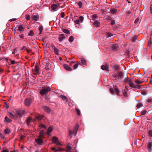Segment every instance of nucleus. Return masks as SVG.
Masks as SVG:
<instances>
[{
    "label": "nucleus",
    "mask_w": 152,
    "mask_h": 152,
    "mask_svg": "<svg viewBox=\"0 0 152 152\" xmlns=\"http://www.w3.org/2000/svg\"><path fill=\"white\" fill-rule=\"evenodd\" d=\"M126 82L129 84L130 86L133 88H137L139 89H140L141 88V86L139 84L142 83L143 82L140 80L137 79L135 81V83L137 84L134 85L133 83V82L132 81V80L129 78H127L125 80Z\"/></svg>",
    "instance_id": "nucleus-1"
},
{
    "label": "nucleus",
    "mask_w": 152,
    "mask_h": 152,
    "mask_svg": "<svg viewBox=\"0 0 152 152\" xmlns=\"http://www.w3.org/2000/svg\"><path fill=\"white\" fill-rule=\"evenodd\" d=\"M51 88L47 86H43L42 89L40 91V93L42 96H44L47 94L48 92L51 90Z\"/></svg>",
    "instance_id": "nucleus-2"
},
{
    "label": "nucleus",
    "mask_w": 152,
    "mask_h": 152,
    "mask_svg": "<svg viewBox=\"0 0 152 152\" xmlns=\"http://www.w3.org/2000/svg\"><path fill=\"white\" fill-rule=\"evenodd\" d=\"M79 128V126L78 124H77L74 127V129L73 131L70 130L69 131V134L70 136V138L72 137V135L74 134V136H76L77 131Z\"/></svg>",
    "instance_id": "nucleus-3"
},
{
    "label": "nucleus",
    "mask_w": 152,
    "mask_h": 152,
    "mask_svg": "<svg viewBox=\"0 0 152 152\" xmlns=\"http://www.w3.org/2000/svg\"><path fill=\"white\" fill-rule=\"evenodd\" d=\"M122 73L121 72H119L118 75H115L113 76V80L114 81H117L121 79L122 76Z\"/></svg>",
    "instance_id": "nucleus-4"
},
{
    "label": "nucleus",
    "mask_w": 152,
    "mask_h": 152,
    "mask_svg": "<svg viewBox=\"0 0 152 152\" xmlns=\"http://www.w3.org/2000/svg\"><path fill=\"white\" fill-rule=\"evenodd\" d=\"M53 143L56 144L57 145H61V144L59 142L58 138L56 137H53L52 138Z\"/></svg>",
    "instance_id": "nucleus-5"
},
{
    "label": "nucleus",
    "mask_w": 152,
    "mask_h": 152,
    "mask_svg": "<svg viewBox=\"0 0 152 152\" xmlns=\"http://www.w3.org/2000/svg\"><path fill=\"white\" fill-rule=\"evenodd\" d=\"M84 20V18L82 16H80L79 18V19L75 20L74 22L75 24H79L82 23Z\"/></svg>",
    "instance_id": "nucleus-6"
},
{
    "label": "nucleus",
    "mask_w": 152,
    "mask_h": 152,
    "mask_svg": "<svg viewBox=\"0 0 152 152\" xmlns=\"http://www.w3.org/2000/svg\"><path fill=\"white\" fill-rule=\"evenodd\" d=\"M31 102V99L30 98H27L24 101V104L25 106L28 107L30 105Z\"/></svg>",
    "instance_id": "nucleus-7"
},
{
    "label": "nucleus",
    "mask_w": 152,
    "mask_h": 152,
    "mask_svg": "<svg viewBox=\"0 0 152 152\" xmlns=\"http://www.w3.org/2000/svg\"><path fill=\"white\" fill-rule=\"evenodd\" d=\"M35 141L39 145H42V143H43V140L40 137L35 139Z\"/></svg>",
    "instance_id": "nucleus-8"
},
{
    "label": "nucleus",
    "mask_w": 152,
    "mask_h": 152,
    "mask_svg": "<svg viewBox=\"0 0 152 152\" xmlns=\"http://www.w3.org/2000/svg\"><path fill=\"white\" fill-rule=\"evenodd\" d=\"M18 115L20 117H22L25 113V111L24 110L18 111L17 112Z\"/></svg>",
    "instance_id": "nucleus-9"
},
{
    "label": "nucleus",
    "mask_w": 152,
    "mask_h": 152,
    "mask_svg": "<svg viewBox=\"0 0 152 152\" xmlns=\"http://www.w3.org/2000/svg\"><path fill=\"white\" fill-rule=\"evenodd\" d=\"M34 119H32L31 117H29L26 120V124L28 126L30 125V124L31 122L34 121Z\"/></svg>",
    "instance_id": "nucleus-10"
},
{
    "label": "nucleus",
    "mask_w": 152,
    "mask_h": 152,
    "mask_svg": "<svg viewBox=\"0 0 152 152\" xmlns=\"http://www.w3.org/2000/svg\"><path fill=\"white\" fill-rule=\"evenodd\" d=\"M51 8L54 11H56L58 10V6L56 4H52L51 6Z\"/></svg>",
    "instance_id": "nucleus-11"
},
{
    "label": "nucleus",
    "mask_w": 152,
    "mask_h": 152,
    "mask_svg": "<svg viewBox=\"0 0 152 152\" xmlns=\"http://www.w3.org/2000/svg\"><path fill=\"white\" fill-rule=\"evenodd\" d=\"M93 20L94 21L93 22V25L96 27H99L100 25L99 22L98 20Z\"/></svg>",
    "instance_id": "nucleus-12"
},
{
    "label": "nucleus",
    "mask_w": 152,
    "mask_h": 152,
    "mask_svg": "<svg viewBox=\"0 0 152 152\" xmlns=\"http://www.w3.org/2000/svg\"><path fill=\"white\" fill-rule=\"evenodd\" d=\"M66 37L64 34H61L59 35L58 39L59 41L61 42Z\"/></svg>",
    "instance_id": "nucleus-13"
},
{
    "label": "nucleus",
    "mask_w": 152,
    "mask_h": 152,
    "mask_svg": "<svg viewBox=\"0 0 152 152\" xmlns=\"http://www.w3.org/2000/svg\"><path fill=\"white\" fill-rule=\"evenodd\" d=\"M44 117V115H38L36 116L35 118L34 119V121H35L37 120H38L39 121L42 119Z\"/></svg>",
    "instance_id": "nucleus-14"
},
{
    "label": "nucleus",
    "mask_w": 152,
    "mask_h": 152,
    "mask_svg": "<svg viewBox=\"0 0 152 152\" xmlns=\"http://www.w3.org/2000/svg\"><path fill=\"white\" fill-rule=\"evenodd\" d=\"M101 69L103 70H105L107 71H108L109 66L108 65H103L101 66Z\"/></svg>",
    "instance_id": "nucleus-15"
},
{
    "label": "nucleus",
    "mask_w": 152,
    "mask_h": 152,
    "mask_svg": "<svg viewBox=\"0 0 152 152\" xmlns=\"http://www.w3.org/2000/svg\"><path fill=\"white\" fill-rule=\"evenodd\" d=\"M112 47L113 50H118V45L117 44H113L112 45Z\"/></svg>",
    "instance_id": "nucleus-16"
},
{
    "label": "nucleus",
    "mask_w": 152,
    "mask_h": 152,
    "mask_svg": "<svg viewBox=\"0 0 152 152\" xmlns=\"http://www.w3.org/2000/svg\"><path fill=\"white\" fill-rule=\"evenodd\" d=\"M39 18V16L38 15H34L32 16V19L35 21H37Z\"/></svg>",
    "instance_id": "nucleus-17"
},
{
    "label": "nucleus",
    "mask_w": 152,
    "mask_h": 152,
    "mask_svg": "<svg viewBox=\"0 0 152 152\" xmlns=\"http://www.w3.org/2000/svg\"><path fill=\"white\" fill-rule=\"evenodd\" d=\"M43 109L45 111H46V112H47L48 113H49L51 111V110L48 107L45 106H44L43 107Z\"/></svg>",
    "instance_id": "nucleus-18"
},
{
    "label": "nucleus",
    "mask_w": 152,
    "mask_h": 152,
    "mask_svg": "<svg viewBox=\"0 0 152 152\" xmlns=\"http://www.w3.org/2000/svg\"><path fill=\"white\" fill-rule=\"evenodd\" d=\"M114 91H115V93L117 95H120V91L117 86H115L114 87Z\"/></svg>",
    "instance_id": "nucleus-19"
},
{
    "label": "nucleus",
    "mask_w": 152,
    "mask_h": 152,
    "mask_svg": "<svg viewBox=\"0 0 152 152\" xmlns=\"http://www.w3.org/2000/svg\"><path fill=\"white\" fill-rule=\"evenodd\" d=\"M53 49L54 50V52L55 54L57 55H58L59 54L58 50V49L55 46L53 47Z\"/></svg>",
    "instance_id": "nucleus-20"
},
{
    "label": "nucleus",
    "mask_w": 152,
    "mask_h": 152,
    "mask_svg": "<svg viewBox=\"0 0 152 152\" xmlns=\"http://www.w3.org/2000/svg\"><path fill=\"white\" fill-rule=\"evenodd\" d=\"M64 68L68 71H71L72 70V69L70 68L68 65L65 64L64 65Z\"/></svg>",
    "instance_id": "nucleus-21"
},
{
    "label": "nucleus",
    "mask_w": 152,
    "mask_h": 152,
    "mask_svg": "<svg viewBox=\"0 0 152 152\" xmlns=\"http://www.w3.org/2000/svg\"><path fill=\"white\" fill-rule=\"evenodd\" d=\"M24 28L22 26V25H20L18 27V30L20 31H24Z\"/></svg>",
    "instance_id": "nucleus-22"
},
{
    "label": "nucleus",
    "mask_w": 152,
    "mask_h": 152,
    "mask_svg": "<svg viewBox=\"0 0 152 152\" xmlns=\"http://www.w3.org/2000/svg\"><path fill=\"white\" fill-rule=\"evenodd\" d=\"M66 151L67 152H69L71 151V149H72V147L71 146L69 145V144L68 145L66 146Z\"/></svg>",
    "instance_id": "nucleus-23"
},
{
    "label": "nucleus",
    "mask_w": 152,
    "mask_h": 152,
    "mask_svg": "<svg viewBox=\"0 0 152 152\" xmlns=\"http://www.w3.org/2000/svg\"><path fill=\"white\" fill-rule=\"evenodd\" d=\"M53 128L51 127H50L48 128L47 130V133L48 134H49L52 131Z\"/></svg>",
    "instance_id": "nucleus-24"
},
{
    "label": "nucleus",
    "mask_w": 152,
    "mask_h": 152,
    "mask_svg": "<svg viewBox=\"0 0 152 152\" xmlns=\"http://www.w3.org/2000/svg\"><path fill=\"white\" fill-rule=\"evenodd\" d=\"M35 70L36 72V73H35V74H37L39 72V67L37 65L35 66Z\"/></svg>",
    "instance_id": "nucleus-25"
},
{
    "label": "nucleus",
    "mask_w": 152,
    "mask_h": 152,
    "mask_svg": "<svg viewBox=\"0 0 152 152\" xmlns=\"http://www.w3.org/2000/svg\"><path fill=\"white\" fill-rule=\"evenodd\" d=\"M61 98V99L63 100H66V102H67V101L68 100V99L67 98L64 96L61 95L60 96Z\"/></svg>",
    "instance_id": "nucleus-26"
},
{
    "label": "nucleus",
    "mask_w": 152,
    "mask_h": 152,
    "mask_svg": "<svg viewBox=\"0 0 152 152\" xmlns=\"http://www.w3.org/2000/svg\"><path fill=\"white\" fill-rule=\"evenodd\" d=\"M63 31L64 33L66 34H70V31L67 29H63Z\"/></svg>",
    "instance_id": "nucleus-27"
},
{
    "label": "nucleus",
    "mask_w": 152,
    "mask_h": 152,
    "mask_svg": "<svg viewBox=\"0 0 152 152\" xmlns=\"http://www.w3.org/2000/svg\"><path fill=\"white\" fill-rule=\"evenodd\" d=\"M152 147V144L151 143H149L147 145V148L149 151L151 148Z\"/></svg>",
    "instance_id": "nucleus-28"
},
{
    "label": "nucleus",
    "mask_w": 152,
    "mask_h": 152,
    "mask_svg": "<svg viewBox=\"0 0 152 152\" xmlns=\"http://www.w3.org/2000/svg\"><path fill=\"white\" fill-rule=\"evenodd\" d=\"M28 35L31 37L33 36L34 35L33 31L32 30H31L29 32Z\"/></svg>",
    "instance_id": "nucleus-29"
},
{
    "label": "nucleus",
    "mask_w": 152,
    "mask_h": 152,
    "mask_svg": "<svg viewBox=\"0 0 152 152\" xmlns=\"http://www.w3.org/2000/svg\"><path fill=\"white\" fill-rule=\"evenodd\" d=\"M73 40H74L73 37L72 36H70L69 39V41L70 42H72L73 41Z\"/></svg>",
    "instance_id": "nucleus-30"
},
{
    "label": "nucleus",
    "mask_w": 152,
    "mask_h": 152,
    "mask_svg": "<svg viewBox=\"0 0 152 152\" xmlns=\"http://www.w3.org/2000/svg\"><path fill=\"white\" fill-rule=\"evenodd\" d=\"M38 29L40 31L39 34H41L43 30L42 26H40L38 28Z\"/></svg>",
    "instance_id": "nucleus-31"
},
{
    "label": "nucleus",
    "mask_w": 152,
    "mask_h": 152,
    "mask_svg": "<svg viewBox=\"0 0 152 152\" xmlns=\"http://www.w3.org/2000/svg\"><path fill=\"white\" fill-rule=\"evenodd\" d=\"M80 62L83 65H86V61L84 59H81L80 60Z\"/></svg>",
    "instance_id": "nucleus-32"
},
{
    "label": "nucleus",
    "mask_w": 152,
    "mask_h": 152,
    "mask_svg": "<svg viewBox=\"0 0 152 152\" xmlns=\"http://www.w3.org/2000/svg\"><path fill=\"white\" fill-rule=\"evenodd\" d=\"M4 121L7 123H9L10 122L9 118H8L6 116L4 118Z\"/></svg>",
    "instance_id": "nucleus-33"
},
{
    "label": "nucleus",
    "mask_w": 152,
    "mask_h": 152,
    "mask_svg": "<svg viewBox=\"0 0 152 152\" xmlns=\"http://www.w3.org/2000/svg\"><path fill=\"white\" fill-rule=\"evenodd\" d=\"M137 36H134L132 39V41L133 42H134L136 41L137 39Z\"/></svg>",
    "instance_id": "nucleus-34"
},
{
    "label": "nucleus",
    "mask_w": 152,
    "mask_h": 152,
    "mask_svg": "<svg viewBox=\"0 0 152 152\" xmlns=\"http://www.w3.org/2000/svg\"><path fill=\"white\" fill-rule=\"evenodd\" d=\"M106 36L107 37H111L113 35L110 33L108 32L106 33Z\"/></svg>",
    "instance_id": "nucleus-35"
},
{
    "label": "nucleus",
    "mask_w": 152,
    "mask_h": 152,
    "mask_svg": "<svg viewBox=\"0 0 152 152\" xmlns=\"http://www.w3.org/2000/svg\"><path fill=\"white\" fill-rule=\"evenodd\" d=\"M142 106L143 104L142 103H139L137 104V108H139L140 107H142Z\"/></svg>",
    "instance_id": "nucleus-36"
},
{
    "label": "nucleus",
    "mask_w": 152,
    "mask_h": 152,
    "mask_svg": "<svg viewBox=\"0 0 152 152\" xmlns=\"http://www.w3.org/2000/svg\"><path fill=\"white\" fill-rule=\"evenodd\" d=\"M110 11L112 13L115 14L116 13L117 10L114 9H111L110 10Z\"/></svg>",
    "instance_id": "nucleus-37"
},
{
    "label": "nucleus",
    "mask_w": 152,
    "mask_h": 152,
    "mask_svg": "<svg viewBox=\"0 0 152 152\" xmlns=\"http://www.w3.org/2000/svg\"><path fill=\"white\" fill-rule=\"evenodd\" d=\"M4 132L5 134H9L10 132V131L7 128L4 130Z\"/></svg>",
    "instance_id": "nucleus-38"
},
{
    "label": "nucleus",
    "mask_w": 152,
    "mask_h": 152,
    "mask_svg": "<svg viewBox=\"0 0 152 152\" xmlns=\"http://www.w3.org/2000/svg\"><path fill=\"white\" fill-rule=\"evenodd\" d=\"M75 110L77 112V115H80V111L79 109L77 108H75Z\"/></svg>",
    "instance_id": "nucleus-39"
},
{
    "label": "nucleus",
    "mask_w": 152,
    "mask_h": 152,
    "mask_svg": "<svg viewBox=\"0 0 152 152\" xmlns=\"http://www.w3.org/2000/svg\"><path fill=\"white\" fill-rule=\"evenodd\" d=\"M39 126L40 127H42L43 128H44L45 129H46L47 128V127L46 125H45L44 124H40Z\"/></svg>",
    "instance_id": "nucleus-40"
},
{
    "label": "nucleus",
    "mask_w": 152,
    "mask_h": 152,
    "mask_svg": "<svg viewBox=\"0 0 152 152\" xmlns=\"http://www.w3.org/2000/svg\"><path fill=\"white\" fill-rule=\"evenodd\" d=\"M1 152H9V150L6 148H3Z\"/></svg>",
    "instance_id": "nucleus-41"
},
{
    "label": "nucleus",
    "mask_w": 152,
    "mask_h": 152,
    "mask_svg": "<svg viewBox=\"0 0 152 152\" xmlns=\"http://www.w3.org/2000/svg\"><path fill=\"white\" fill-rule=\"evenodd\" d=\"M77 4L79 6L80 8L82 7V3L81 1H79L77 2Z\"/></svg>",
    "instance_id": "nucleus-42"
},
{
    "label": "nucleus",
    "mask_w": 152,
    "mask_h": 152,
    "mask_svg": "<svg viewBox=\"0 0 152 152\" xmlns=\"http://www.w3.org/2000/svg\"><path fill=\"white\" fill-rule=\"evenodd\" d=\"M78 64H75L74 65L73 67L74 69H76L78 67Z\"/></svg>",
    "instance_id": "nucleus-43"
},
{
    "label": "nucleus",
    "mask_w": 152,
    "mask_h": 152,
    "mask_svg": "<svg viewBox=\"0 0 152 152\" xmlns=\"http://www.w3.org/2000/svg\"><path fill=\"white\" fill-rule=\"evenodd\" d=\"M9 107V105H8L7 103L5 102V104L4 107V108H5L6 109H7Z\"/></svg>",
    "instance_id": "nucleus-44"
},
{
    "label": "nucleus",
    "mask_w": 152,
    "mask_h": 152,
    "mask_svg": "<svg viewBox=\"0 0 152 152\" xmlns=\"http://www.w3.org/2000/svg\"><path fill=\"white\" fill-rule=\"evenodd\" d=\"M147 102L150 103H152V99L150 98L147 99Z\"/></svg>",
    "instance_id": "nucleus-45"
},
{
    "label": "nucleus",
    "mask_w": 152,
    "mask_h": 152,
    "mask_svg": "<svg viewBox=\"0 0 152 152\" xmlns=\"http://www.w3.org/2000/svg\"><path fill=\"white\" fill-rule=\"evenodd\" d=\"M147 111L146 110H144L141 112L142 115H145Z\"/></svg>",
    "instance_id": "nucleus-46"
},
{
    "label": "nucleus",
    "mask_w": 152,
    "mask_h": 152,
    "mask_svg": "<svg viewBox=\"0 0 152 152\" xmlns=\"http://www.w3.org/2000/svg\"><path fill=\"white\" fill-rule=\"evenodd\" d=\"M25 18L27 20H29L30 18V16L29 15H26V16Z\"/></svg>",
    "instance_id": "nucleus-47"
},
{
    "label": "nucleus",
    "mask_w": 152,
    "mask_h": 152,
    "mask_svg": "<svg viewBox=\"0 0 152 152\" xmlns=\"http://www.w3.org/2000/svg\"><path fill=\"white\" fill-rule=\"evenodd\" d=\"M44 132L43 131H41L39 132V134L41 136H42L44 134Z\"/></svg>",
    "instance_id": "nucleus-48"
},
{
    "label": "nucleus",
    "mask_w": 152,
    "mask_h": 152,
    "mask_svg": "<svg viewBox=\"0 0 152 152\" xmlns=\"http://www.w3.org/2000/svg\"><path fill=\"white\" fill-rule=\"evenodd\" d=\"M148 133L149 135L150 136L152 137V130H149Z\"/></svg>",
    "instance_id": "nucleus-49"
},
{
    "label": "nucleus",
    "mask_w": 152,
    "mask_h": 152,
    "mask_svg": "<svg viewBox=\"0 0 152 152\" xmlns=\"http://www.w3.org/2000/svg\"><path fill=\"white\" fill-rule=\"evenodd\" d=\"M64 15H65V14H64V12H62L61 13V17L62 18H64Z\"/></svg>",
    "instance_id": "nucleus-50"
},
{
    "label": "nucleus",
    "mask_w": 152,
    "mask_h": 152,
    "mask_svg": "<svg viewBox=\"0 0 152 152\" xmlns=\"http://www.w3.org/2000/svg\"><path fill=\"white\" fill-rule=\"evenodd\" d=\"M139 18H137L134 21V23H137L139 22Z\"/></svg>",
    "instance_id": "nucleus-51"
},
{
    "label": "nucleus",
    "mask_w": 152,
    "mask_h": 152,
    "mask_svg": "<svg viewBox=\"0 0 152 152\" xmlns=\"http://www.w3.org/2000/svg\"><path fill=\"white\" fill-rule=\"evenodd\" d=\"M97 17V16L96 15L94 14L93 15V18L94 19H96Z\"/></svg>",
    "instance_id": "nucleus-52"
},
{
    "label": "nucleus",
    "mask_w": 152,
    "mask_h": 152,
    "mask_svg": "<svg viewBox=\"0 0 152 152\" xmlns=\"http://www.w3.org/2000/svg\"><path fill=\"white\" fill-rule=\"evenodd\" d=\"M110 91L111 92V93L113 94L114 93V91L113 89L112 88H110Z\"/></svg>",
    "instance_id": "nucleus-53"
},
{
    "label": "nucleus",
    "mask_w": 152,
    "mask_h": 152,
    "mask_svg": "<svg viewBox=\"0 0 152 152\" xmlns=\"http://www.w3.org/2000/svg\"><path fill=\"white\" fill-rule=\"evenodd\" d=\"M10 117H11V116H12L13 117L16 118L15 115L11 113H10Z\"/></svg>",
    "instance_id": "nucleus-54"
},
{
    "label": "nucleus",
    "mask_w": 152,
    "mask_h": 152,
    "mask_svg": "<svg viewBox=\"0 0 152 152\" xmlns=\"http://www.w3.org/2000/svg\"><path fill=\"white\" fill-rule=\"evenodd\" d=\"M52 150H53V151H59V150L56 149V148L54 147L52 148Z\"/></svg>",
    "instance_id": "nucleus-55"
},
{
    "label": "nucleus",
    "mask_w": 152,
    "mask_h": 152,
    "mask_svg": "<svg viewBox=\"0 0 152 152\" xmlns=\"http://www.w3.org/2000/svg\"><path fill=\"white\" fill-rule=\"evenodd\" d=\"M115 22L114 20H112L111 23V25H114L115 24Z\"/></svg>",
    "instance_id": "nucleus-56"
},
{
    "label": "nucleus",
    "mask_w": 152,
    "mask_h": 152,
    "mask_svg": "<svg viewBox=\"0 0 152 152\" xmlns=\"http://www.w3.org/2000/svg\"><path fill=\"white\" fill-rule=\"evenodd\" d=\"M24 36L23 34H22L21 35H20V38L23 39L24 38Z\"/></svg>",
    "instance_id": "nucleus-57"
},
{
    "label": "nucleus",
    "mask_w": 152,
    "mask_h": 152,
    "mask_svg": "<svg viewBox=\"0 0 152 152\" xmlns=\"http://www.w3.org/2000/svg\"><path fill=\"white\" fill-rule=\"evenodd\" d=\"M17 19L16 18H12L10 19V22L15 21Z\"/></svg>",
    "instance_id": "nucleus-58"
},
{
    "label": "nucleus",
    "mask_w": 152,
    "mask_h": 152,
    "mask_svg": "<svg viewBox=\"0 0 152 152\" xmlns=\"http://www.w3.org/2000/svg\"><path fill=\"white\" fill-rule=\"evenodd\" d=\"M45 99L47 100H48L49 99L48 97L47 96H45Z\"/></svg>",
    "instance_id": "nucleus-59"
},
{
    "label": "nucleus",
    "mask_w": 152,
    "mask_h": 152,
    "mask_svg": "<svg viewBox=\"0 0 152 152\" xmlns=\"http://www.w3.org/2000/svg\"><path fill=\"white\" fill-rule=\"evenodd\" d=\"M119 66L118 65H116L115 66V68L116 70H118L119 69Z\"/></svg>",
    "instance_id": "nucleus-60"
},
{
    "label": "nucleus",
    "mask_w": 152,
    "mask_h": 152,
    "mask_svg": "<svg viewBox=\"0 0 152 152\" xmlns=\"http://www.w3.org/2000/svg\"><path fill=\"white\" fill-rule=\"evenodd\" d=\"M15 62L13 60H12L11 61V64H15Z\"/></svg>",
    "instance_id": "nucleus-61"
},
{
    "label": "nucleus",
    "mask_w": 152,
    "mask_h": 152,
    "mask_svg": "<svg viewBox=\"0 0 152 152\" xmlns=\"http://www.w3.org/2000/svg\"><path fill=\"white\" fill-rule=\"evenodd\" d=\"M17 50L16 49H15L14 51V52H12V53L13 54H15V52H17Z\"/></svg>",
    "instance_id": "nucleus-62"
},
{
    "label": "nucleus",
    "mask_w": 152,
    "mask_h": 152,
    "mask_svg": "<svg viewBox=\"0 0 152 152\" xmlns=\"http://www.w3.org/2000/svg\"><path fill=\"white\" fill-rule=\"evenodd\" d=\"M23 49H26V47L25 46H23V48L21 49V50H23Z\"/></svg>",
    "instance_id": "nucleus-63"
},
{
    "label": "nucleus",
    "mask_w": 152,
    "mask_h": 152,
    "mask_svg": "<svg viewBox=\"0 0 152 152\" xmlns=\"http://www.w3.org/2000/svg\"><path fill=\"white\" fill-rule=\"evenodd\" d=\"M150 11L151 13H152V6H151L150 7Z\"/></svg>",
    "instance_id": "nucleus-64"
}]
</instances>
